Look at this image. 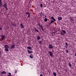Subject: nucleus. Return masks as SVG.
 Segmentation results:
<instances>
[{"label": "nucleus", "instance_id": "obj_1", "mask_svg": "<svg viewBox=\"0 0 76 76\" xmlns=\"http://www.w3.org/2000/svg\"><path fill=\"white\" fill-rule=\"evenodd\" d=\"M48 53L49 54L50 56H51V57L53 56V52L49 51Z\"/></svg>", "mask_w": 76, "mask_h": 76}, {"label": "nucleus", "instance_id": "obj_2", "mask_svg": "<svg viewBox=\"0 0 76 76\" xmlns=\"http://www.w3.org/2000/svg\"><path fill=\"white\" fill-rule=\"evenodd\" d=\"M48 47L50 49H53V48H54V47H53V46L51 44H50L49 45Z\"/></svg>", "mask_w": 76, "mask_h": 76}, {"label": "nucleus", "instance_id": "obj_3", "mask_svg": "<svg viewBox=\"0 0 76 76\" xmlns=\"http://www.w3.org/2000/svg\"><path fill=\"white\" fill-rule=\"evenodd\" d=\"M1 39L2 40V41H3L4 39H5V36L4 35H2L1 36Z\"/></svg>", "mask_w": 76, "mask_h": 76}, {"label": "nucleus", "instance_id": "obj_4", "mask_svg": "<svg viewBox=\"0 0 76 76\" xmlns=\"http://www.w3.org/2000/svg\"><path fill=\"white\" fill-rule=\"evenodd\" d=\"M15 47V45L13 44L11 45V46L10 48V49H14V48Z\"/></svg>", "mask_w": 76, "mask_h": 76}, {"label": "nucleus", "instance_id": "obj_5", "mask_svg": "<svg viewBox=\"0 0 76 76\" xmlns=\"http://www.w3.org/2000/svg\"><path fill=\"white\" fill-rule=\"evenodd\" d=\"M34 31L35 32H37L38 33H39V31H38V30L36 28H34Z\"/></svg>", "mask_w": 76, "mask_h": 76}, {"label": "nucleus", "instance_id": "obj_6", "mask_svg": "<svg viewBox=\"0 0 76 76\" xmlns=\"http://www.w3.org/2000/svg\"><path fill=\"white\" fill-rule=\"evenodd\" d=\"M58 20H62V17H58Z\"/></svg>", "mask_w": 76, "mask_h": 76}, {"label": "nucleus", "instance_id": "obj_7", "mask_svg": "<svg viewBox=\"0 0 76 76\" xmlns=\"http://www.w3.org/2000/svg\"><path fill=\"white\" fill-rule=\"evenodd\" d=\"M68 65L70 67H72V64L70 63V62H69Z\"/></svg>", "mask_w": 76, "mask_h": 76}, {"label": "nucleus", "instance_id": "obj_8", "mask_svg": "<svg viewBox=\"0 0 76 76\" xmlns=\"http://www.w3.org/2000/svg\"><path fill=\"white\" fill-rule=\"evenodd\" d=\"M20 25L21 26V28H24V26H23V25L22 24H20Z\"/></svg>", "mask_w": 76, "mask_h": 76}, {"label": "nucleus", "instance_id": "obj_9", "mask_svg": "<svg viewBox=\"0 0 76 76\" xmlns=\"http://www.w3.org/2000/svg\"><path fill=\"white\" fill-rule=\"evenodd\" d=\"M37 38L38 40H39V39H41V37H40L39 36H38L37 37Z\"/></svg>", "mask_w": 76, "mask_h": 76}, {"label": "nucleus", "instance_id": "obj_10", "mask_svg": "<svg viewBox=\"0 0 76 76\" xmlns=\"http://www.w3.org/2000/svg\"><path fill=\"white\" fill-rule=\"evenodd\" d=\"M4 47L5 48H9V46L7 45H6L4 46Z\"/></svg>", "mask_w": 76, "mask_h": 76}, {"label": "nucleus", "instance_id": "obj_11", "mask_svg": "<svg viewBox=\"0 0 76 76\" xmlns=\"http://www.w3.org/2000/svg\"><path fill=\"white\" fill-rule=\"evenodd\" d=\"M27 51L28 53H33V51H29V50H27Z\"/></svg>", "mask_w": 76, "mask_h": 76}, {"label": "nucleus", "instance_id": "obj_12", "mask_svg": "<svg viewBox=\"0 0 76 76\" xmlns=\"http://www.w3.org/2000/svg\"><path fill=\"white\" fill-rule=\"evenodd\" d=\"M3 7H7V4L5 3L3 6Z\"/></svg>", "mask_w": 76, "mask_h": 76}, {"label": "nucleus", "instance_id": "obj_13", "mask_svg": "<svg viewBox=\"0 0 76 76\" xmlns=\"http://www.w3.org/2000/svg\"><path fill=\"white\" fill-rule=\"evenodd\" d=\"M1 74H6V72L5 71H3L1 73Z\"/></svg>", "mask_w": 76, "mask_h": 76}, {"label": "nucleus", "instance_id": "obj_14", "mask_svg": "<svg viewBox=\"0 0 76 76\" xmlns=\"http://www.w3.org/2000/svg\"><path fill=\"white\" fill-rule=\"evenodd\" d=\"M41 28H42V31H43V32L44 31V29H43V26H42V25H41Z\"/></svg>", "mask_w": 76, "mask_h": 76}, {"label": "nucleus", "instance_id": "obj_15", "mask_svg": "<svg viewBox=\"0 0 76 76\" xmlns=\"http://www.w3.org/2000/svg\"><path fill=\"white\" fill-rule=\"evenodd\" d=\"M27 48L28 49H29V50H31L32 49V48H31V47L28 46V47H27Z\"/></svg>", "mask_w": 76, "mask_h": 76}, {"label": "nucleus", "instance_id": "obj_16", "mask_svg": "<svg viewBox=\"0 0 76 76\" xmlns=\"http://www.w3.org/2000/svg\"><path fill=\"white\" fill-rule=\"evenodd\" d=\"M34 56H33V55H32V54H31V55L30 56V58H32Z\"/></svg>", "mask_w": 76, "mask_h": 76}, {"label": "nucleus", "instance_id": "obj_17", "mask_svg": "<svg viewBox=\"0 0 76 76\" xmlns=\"http://www.w3.org/2000/svg\"><path fill=\"white\" fill-rule=\"evenodd\" d=\"M51 18L54 21H56V19H54V18L53 17H52Z\"/></svg>", "mask_w": 76, "mask_h": 76}, {"label": "nucleus", "instance_id": "obj_18", "mask_svg": "<svg viewBox=\"0 0 76 76\" xmlns=\"http://www.w3.org/2000/svg\"><path fill=\"white\" fill-rule=\"evenodd\" d=\"M53 75L55 76H57V74L56 72H54L53 73Z\"/></svg>", "mask_w": 76, "mask_h": 76}, {"label": "nucleus", "instance_id": "obj_19", "mask_svg": "<svg viewBox=\"0 0 76 76\" xmlns=\"http://www.w3.org/2000/svg\"><path fill=\"white\" fill-rule=\"evenodd\" d=\"M47 20H48V19L47 18H45L44 20L45 22H47Z\"/></svg>", "mask_w": 76, "mask_h": 76}, {"label": "nucleus", "instance_id": "obj_20", "mask_svg": "<svg viewBox=\"0 0 76 76\" xmlns=\"http://www.w3.org/2000/svg\"><path fill=\"white\" fill-rule=\"evenodd\" d=\"M70 19L72 20H73V21H74V19H73V17L71 18H70Z\"/></svg>", "mask_w": 76, "mask_h": 76}, {"label": "nucleus", "instance_id": "obj_21", "mask_svg": "<svg viewBox=\"0 0 76 76\" xmlns=\"http://www.w3.org/2000/svg\"><path fill=\"white\" fill-rule=\"evenodd\" d=\"M62 32H63L64 33V34H66V32L65 30H62Z\"/></svg>", "mask_w": 76, "mask_h": 76}, {"label": "nucleus", "instance_id": "obj_22", "mask_svg": "<svg viewBox=\"0 0 76 76\" xmlns=\"http://www.w3.org/2000/svg\"><path fill=\"white\" fill-rule=\"evenodd\" d=\"M5 50L6 51H9V50H8V49H7V48L5 49Z\"/></svg>", "mask_w": 76, "mask_h": 76}, {"label": "nucleus", "instance_id": "obj_23", "mask_svg": "<svg viewBox=\"0 0 76 76\" xmlns=\"http://www.w3.org/2000/svg\"><path fill=\"white\" fill-rule=\"evenodd\" d=\"M54 22H55V21L53 20H52L50 22V24H51V23H53Z\"/></svg>", "mask_w": 76, "mask_h": 76}, {"label": "nucleus", "instance_id": "obj_24", "mask_svg": "<svg viewBox=\"0 0 76 76\" xmlns=\"http://www.w3.org/2000/svg\"><path fill=\"white\" fill-rule=\"evenodd\" d=\"M12 24L13 26H16V24H15V23H12Z\"/></svg>", "mask_w": 76, "mask_h": 76}, {"label": "nucleus", "instance_id": "obj_25", "mask_svg": "<svg viewBox=\"0 0 76 76\" xmlns=\"http://www.w3.org/2000/svg\"><path fill=\"white\" fill-rule=\"evenodd\" d=\"M42 42L41 40V41H39V44H42Z\"/></svg>", "mask_w": 76, "mask_h": 76}, {"label": "nucleus", "instance_id": "obj_26", "mask_svg": "<svg viewBox=\"0 0 76 76\" xmlns=\"http://www.w3.org/2000/svg\"><path fill=\"white\" fill-rule=\"evenodd\" d=\"M65 45H66V47H68V44L67 43H65Z\"/></svg>", "mask_w": 76, "mask_h": 76}, {"label": "nucleus", "instance_id": "obj_27", "mask_svg": "<svg viewBox=\"0 0 76 76\" xmlns=\"http://www.w3.org/2000/svg\"><path fill=\"white\" fill-rule=\"evenodd\" d=\"M61 35H64V33L62 32H61Z\"/></svg>", "mask_w": 76, "mask_h": 76}, {"label": "nucleus", "instance_id": "obj_28", "mask_svg": "<svg viewBox=\"0 0 76 76\" xmlns=\"http://www.w3.org/2000/svg\"><path fill=\"white\" fill-rule=\"evenodd\" d=\"M28 18H30V13H29V12H28Z\"/></svg>", "mask_w": 76, "mask_h": 76}, {"label": "nucleus", "instance_id": "obj_29", "mask_svg": "<svg viewBox=\"0 0 76 76\" xmlns=\"http://www.w3.org/2000/svg\"><path fill=\"white\" fill-rule=\"evenodd\" d=\"M55 32H52V36H53V35H54V34H55Z\"/></svg>", "mask_w": 76, "mask_h": 76}, {"label": "nucleus", "instance_id": "obj_30", "mask_svg": "<svg viewBox=\"0 0 76 76\" xmlns=\"http://www.w3.org/2000/svg\"><path fill=\"white\" fill-rule=\"evenodd\" d=\"M8 74H9V75H8V76H11V73H8Z\"/></svg>", "mask_w": 76, "mask_h": 76}, {"label": "nucleus", "instance_id": "obj_31", "mask_svg": "<svg viewBox=\"0 0 76 76\" xmlns=\"http://www.w3.org/2000/svg\"><path fill=\"white\" fill-rule=\"evenodd\" d=\"M40 7H41V8H42V4H40Z\"/></svg>", "mask_w": 76, "mask_h": 76}, {"label": "nucleus", "instance_id": "obj_32", "mask_svg": "<svg viewBox=\"0 0 76 76\" xmlns=\"http://www.w3.org/2000/svg\"><path fill=\"white\" fill-rule=\"evenodd\" d=\"M38 26H40V27H41V25H40V24H39V23H38Z\"/></svg>", "mask_w": 76, "mask_h": 76}, {"label": "nucleus", "instance_id": "obj_33", "mask_svg": "<svg viewBox=\"0 0 76 76\" xmlns=\"http://www.w3.org/2000/svg\"><path fill=\"white\" fill-rule=\"evenodd\" d=\"M5 9L7 10H8V9L7 8V7H5Z\"/></svg>", "mask_w": 76, "mask_h": 76}, {"label": "nucleus", "instance_id": "obj_34", "mask_svg": "<svg viewBox=\"0 0 76 76\" xmlns=\"http://www.w3.org/2000/svg\"><path fill=\"white\" fill-rule=\"evenodd\" d=\"M28 13H29V12H26L25 13V14L26 15H28Z\"/></svg>", "mask_w": 76, "mask_h": 76}, {"label": "nucleus", "instance_id": "obj_35", "mask_svg": "<svg viewBox=\"0 0 76 76\" xmlns=\"http://www.w3.org/2000/svg\"><path fill=\"white\" fill-rule=\"evenodd\" d=\"M66 52L67 53H69V51H68V50H66Z\"/></svg>", "mask_w": 76, "mask_h": 76}, {"label": "nucleus", "instance_id": "obj_36", "mask_svg": "<svg viewBox=\"0 0 76 76\" xmlns=\"http://www.w3.org/2000/svg\"><path fill=\"white\" fill-rule=\"evenodd\" d=\"M0 5H2V2H1L0 3Z\"/></svg>", "mask_w": 76, "mask_h": 76}, {"label": "nucleus", "instance_id": "obj_37", "mask_svg": "<svg viewBox=\"0 0 76 76\" xmlns=\"http://www.w3.org/2000/svg\"><path fill=\"white\" fill-rule=\"evenodd\" d=\"M40 76H43V75L42 74H40Z\"/></svg>", "mask_w": 76, "mask_h": 76}, {"label": "nucleus", "instance_id": "obj_38", "mask_svg": "<svg viewBox=\"0 0 76 76\" xmlns=\"http://www.w3.org/2000/svg\"><path fill=\"white\" fill-rule=\"evenodd\" d=\"M0 3H2V1H1V0H0Z\"/></svg>", "mask_w": 76, "mask_h": 76}, {"label": "nucleus", "instance_id": "obj_39", "mask_svg": "<svg viewBox=\"0 0 76 76\" xmlns=\"http://www.w3.org/2000/svg\"><path fill=\"white\" fill-rule=\"evenodd\" d=\"M15 73H17V71L15 70Z\"/></svg>", "mask_w": 76, "mask_h": 76}, {"label": "nucleus", "instance_id": "obj_40", "mask_svg": "<svg viewBox=\"0 0 76 76\" xmlns=\"http://www.w3.org/2000/svg\"><path fill=\"white\" fill-rule=\"evenodd\" d=\"M2 30V28H0V30Z\"/></svg>", "mask_w": 76, "mask_h": 76}, {"label": "nucleus", "instance_id": "obj_41", "mask_svg": "<svg viewBox=\"0 0 76 76\" xmlns=\"http://www.w3.org/2000/svg\"><path fill=\"white\" fill-rule=\"evenodd\" d=\"M64 47H65V48H67V47L66 46H64Z\"/></svg>", "mask_w": 76, "mask_h": 76}, {"label": "nucleus", "instance_id": "obj_42", "mask_svg": "<svg viewBox=\"0 0 76 76\" xmlns=\"http://www.w3.org/2000/svg\"><path fill=\"white\" fill-rule=\"evenodd\" d=\"M2 6V5H0V7H1Z\"/></svg>", "mask_w": 76, "mask_h": 76}, {"label": "nucleus", "instance_id": "obj_43", "mask_svg": "<svg viewBox=\"0 0 76 76\" xmlns=\"http://www.w3.org/2000/svg\"><path fill=\"white\" fill-rule=\"evenodd\" d=\"M57 32V31H56L55 32H55V33H56V32Z\"/></svg>", "mask_w": 76, "mask_h": 76}, {"label": "nucleus", "instance_id": "obj_44", "mask_svg": "<svg viewBox=\"0 0 76 76\" xmlns=\"http://www.w3.org/2000/svg\"><path fill=\"white\" fill-rule=\"evenodd\" d=\"M75 56H76V54H75Z\"/></svg>", "mask_w": 76, "mask_h": 76}, {"label": "nucleus", "instance_id": "obj_45", "mask_svg": "<svg viewBox=\"0 0 76 76\" xmlns=\"http://www.w3.org/2000/svg\"><path fill=\"white\" fill-rule=\"evenodd\" d=\"M45 18H47V17H46L45 16Z\"/></svg>", "mask_w": 76, "mask_h": 76}, {"label": "nucleus", "instance_id": "obj_46", "mask_svg": "<svg viewBox=\"0 0 76 76\" xmlns=\"http://www.w3.org/2000/svg\"><path fill=\"white\" fill-rule=\"evenodd\" d=\"M53 52H54V50H53Z\"/></svg>", "mask_w": 76, "mask_h": 76}, {"label": "nucleus", "instance_id": "obj_47", "mask_svg": "<svg viewBox=\"0 0 76 76\" xmlns=\"http://www.w3.org/2000/svg\"><path fill=\"white\" fill-rule=\"evenodd\" d=\"M59 30H58V31H59Z\"/></svg>", "mask_w": 76, "mask_h": 76}]
</instances>
